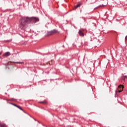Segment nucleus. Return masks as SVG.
I'll use <instances>...</instances> for the list:
<instances>
[{
	"label": "nucleus",
	"instance_id": "14",
	"mask_svg": "<svg viewBox=\"0 0 127 127\" xmlns=\"http://www.w3.org/2000/svg\"><path fill=\"white\" fill-rule=\"evenodd\" d=\"M102 6H105L104 5H99L98 6H97L96 7V8L97 9V8H99V7H102Z\"/></svg>",
	"mask_w": 127,
	"mask_h": 127
},
{
	"label": "nucleus",
	"instance_id": "6",
	"mask_svg": "<svg viewBox=\"0 0 127 127\" xmlns=\"http://www.w3.org/2000/svg\"><path fill=\"white\" fill-rule=\"evenodd\" d=\"M82 5V3H79V4H77L75 6H74V8L76 9V8H78V7H80Z\"/></svg>",
	"mask_w": 127,
	"mask_h": 127
},
{
	"label": "nucleus",
	"instance_id": "16",
	"mask_svg": "<svg viewBox=\"0 0 127 127\" xmlns=\"http://www.w3.org/2000/svg\"><path fill=\"white\" fill-rule=\"evenodd\" d=\"M11 101H13V102H16V99H14V98H12L11 99Z\"/></svg>",
	"mask_w": 127,
	"mask_h": 127
},
{
	"label": "nucleus",
	"instance_id": "5",
	"mask_svg": "<svg viewBox=\"0 0 127 127\" xmlns=\"http://www.w3.org/2000/svg\"><path fill=\"white\" fill-rule=\"evenodd\" d=\"M52 32V34H55L56 33H60V32L58 31L56 29H54L53 30L51 31Z\"/></svg>",
	"mask_w": 127,
	"mask_h": 127
},
{
	"label": "nucleus",
	"instance_id": "13",
	"mask_svg": "<svg viewBox=\"0 0 127 127\" xmlns=\"http://www.w3.org/2000/svg\"><path fill=\"white\" fill-rule=\"evenodd\" d=\"M10 104L11 105H12V106H14V107H16V108H17V107H18V105H16V104H14L12 103H10Z\"/></svg>",
	"mask_w": 127,
	"mask_h": 127
},
{
	"label": "nucleus",
	"instance_id": "18",
	"mask_svg": "<svg viewBox=\"0 0 127 127\" xmlns=\"http://www.w3.org/2000/svg\"><path fill=\"white\" fill-rule=\"evenodd\" d=\"M2 54V52H0V55H1Z\"/></svg>",
	"mask_w": 127,
	"mask_h": 127
},
{
	"label": "nucleus",
	"instance_id": "9",
	"mask_svg": "<svg viewBox=\"0 0 127 127\" xmlns=\"http://www.w3.org/2000/svg\"><path fill=\"white\" fill-rule=\"evenodd\" d=\"M53 35V34H52V32H51V31L48 32V33H47L48 36H50V35Z\"/></svg>",
	"mask_w": 127,
	"mask_h": 127
},
{
	"label": "nucleus",
	"instance_id": "2",
	"mask_svg": "<svg viewBox=\"0 0 127 127\" xmlns=\"http://www.w3.org/2000/svg\"><path fill=\"white\" fill-rule=\"evenodd\" d=\"M123 90H124L123 85H120L118 86V93H121V92H123Z\"/></svg>",
	"mask_w": 127,
	"mask_h": 127
},
{
	"label": "nucleus",
	"instance_id": "15",
	"mask_svg": "<svg viewBox=\"0 0 127 127\" xmlns=\"http://www.w3.org/2000/svg\"><path fill=\"white\" fill-rule=\"evenodd\" d=\"M11 41V40H8L4 41V42H5V43H6L7 42H10Z\"/></svg>",
	"mask_w": 127,
	"mask_h": 127
},
{
	"label": "nucleus",
	"instance_id": "7",
	"mask_svg": "<svg viewBox=\"0 0 127 127\" xmlns=\"http://www.w3.org/2000/svg\"><path fill=\"white\" fill-rule=\"evenodd\" d=\"M122 79L124 82H126V79H127V75H123L122 76Z\"/></svg>",
	"mask_w": 127,
	"mask_h": 127
},
{
	"label": "nucleus",
	"instance_id": "21",
	"mask_svg": "<svg viewBox=\"0 0 127 127\" xmlns=\"http://www.w3.org/2000/svg\"><path fill=\"white\" fill-rule=\"evenodd\" d=\"M4 27H5L4 26V27H3V28H4Z\"/></svg>",
	"mask_w": 127,
	"mask_h": 127
},
{
	"label": "nucleus",
	"instance_id": "20",
	"mask_svg": "<svg viewBox=\"0 0 127 127\" xmlns=\"http://www.w3.org/2000/svg\"><path fill=\"white\" fill-rule=\"evenodd\" d=\"M117 93H118V91H116V94H117Z\"/></svg>",
	"mask_w": 127,
	"mask_h": 127
},
{
	"label": "nucleus",
	"instance_id": "17",
	"mask_svg": "<svg viewBox=\"0 0 127 127\" xmlns=\"http://www.w3.org/2000/svg\"><path fill=\"white\" fill-rule=\"evenodd\" d=\"M98 64H99V65H100L101 64V62H100V61H98Z\"/></svg>",
	"mask_w": 127,
	"mask_h": 127
},
{
	"label": "nucleus",
	"instance_id": "11",
	"mask_svg": "<svg viewBox=\"0 0 127 127\" xmlns=\"http://www.w3.org/2000/svg\"><path fill=\"white\" fill-rule=\"evenodd\" d=\"M39 103H40L41 104H46L47 103V102H46V101L44 100L43 101H41V102H39Z\"/></svg>",
	"mask_w": 127,
	"mask_h": 127
},
{
	"label": "nucleus",
	"instance_id": "4",
	"mask_svg": "<svg viewBox=\"0 0 127 127\" xmlns=\"http://www.w3.org/2000/svg\"><path fill=\"white\" fill-rule=\"evenodd\" d=\"M11 54L9 52H7L2 55L3 57H7L10 56Z\"/></svg>",
	"mask_w": 127,
	"mask_h": 127
},
{
	"label": "nucleus",
	"instance_id": "1",
	"mask_svg": "<svg viewBox=\"0 0 127 127\" xmlns=\"http://www.w3.org/2000/svg\"><path fill=\"white\" fill-rule=\"evenodd\" d=\"M39 21V19L37 17H29L28 16H22L19 20V26L21 29L24 30L28 26L30 23H36Z\"/></svg>",
	"mask_w": 127,
	"mask_h": 127
},
{
	"label": "nucleus",
	"instance_id": "19",
	"mask_svg": "<svg viewBox=\"0 0 127 127\" xmlns=\"http://www.w3.org/2000/svg\"><path fill=\"white\" fill-rule=\"evenodd\" d=\"M126 40L127 41V36L126 37Z\"/></svg>",
	"mask_w": 127,
	"mask_h": 127
},
{
	"label": "nucleus",
	"instance_id": "12",
	"mask_svg": "<svg viewBox=\"0 0 127 127\" xmlns=\"http://www.w3.org/2000/svg\"><path fill=\"white\" fill-rule=\"evenodd\" d=\"M13 63H15V64H23V62H13Z\"/></svg>",
	"mask_w": 127,
	"mask_h": 127
},
{
	"label": "nucleus",
	"instance_id": "8",
	"mask_svg": "<svg viewBox=\"0 0 127 127\" xmlns=\"http://www.w3.org/2000/svg\"><path fill=\"white\" fill-rule=\"evenodd\" d=\"M5 127V124L0 122V127Z\"/></svg>",
	"mask_w": 127,
	"mask_h": 127
},
{
	"label": "nucleus",
	"instance_id": "3",
	"mask_svg": "<svg viewBox=\"0 0 127 127\" xmlns=\"http://www.w3.org/2000/svg\"><path fill=\"white\" fill-rule=\"evenodd\" d=\"M83 31H84V30H79L78 31L79 35H80V36H81L82 37H84V35Z\"/></svg>",
	"mask_w": 127,
	"mask_h": 127
},
{
	"label": "nucleus",
	"instance_id": "10",
	"mask_svg": "<svg viewBox=\"0 0 127 127\" xmlns=\"http://www.w3.org/2000/svg\"><path fill=\"white\" fill-rule=\"evenodd\" d=\"M17 108H18V109H19V110H20L21 111H22V112H23L25 114V112H24V110H23V109H22V108H21V107H20L19 106H17Z\"/></svg>",
	"mask_w": 127,
	"mask_h": 127
}]
</instances>
